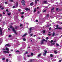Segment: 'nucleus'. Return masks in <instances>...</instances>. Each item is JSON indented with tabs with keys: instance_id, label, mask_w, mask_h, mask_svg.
Masks as SVG:
<instances>
[{
	"instance_id": "46",
	"label": "nucleus",
	"mask_w": 62,
	"mask_h": 62,
	"mask_svg": "<svg viewBox=\"0 0 62 62\" xmlns=\"http://www.w3.org/2000/svg\"><path fill=\"white\" fill-rule=\"evenodd\" d=\"M51 27H50L49 28V30H51Z\"/></svg>"
},
{
	"instance_id": "52",
	"label": "nucleus",
	"mask_w": 62,
	"mask_h": 62,
	"mask_svg": "<svg viewBox=\"0 0 62 62\" xmlns=\"http://www.w3.org/2000/svg\"><path fill=\"white\" fill-rule=\"evenodd\" d=\"M1 9L3 10V9H4V8H1Z\"/></svg>"
},
{
	"instance_id": "2",
	"label": "nucleus",
	"mask_w": 62,
	"mask_h": 62,
	"mask_svg": "<svg viewBox=\"0 0 62 62\" xmlns=\"http://www.w3.org/2000/svg\"><path fill=\"white\" fill-rule=\"evenodd\" d=\"M3 34V31H2V28L0 27V35L1 36Z\"/></svg>"
},
{
	"instance_id": "58",
	"label": "nucleus",
	"mask_w": 62,
	"mask_h": 62,
	"mask_svg": "<svg viewBox=\"0 0 62 62\" xmlns=\"http://www.w3.org/2000/svg\"><path fill=\"white\" fill-rule=\"evenodd\" d=\"M37 13L38 14H39V11H38L37 12Z\"/></svg>"
},
{
	"instance_id": "30",
	"label": "nucleus",
	"mask_w": 62,
	"mask_h": 62,
	"mask_svg": "<svg viewBox=\"0 0 62 62\" xmlns=\"http://www.w3.org/2000/svg\"><path fill=\"white\" fill-rule=\"evenodd\" d=\"M18 2L16 3V7H17L18 6Z\"/></svg>"
},
{
	"instance_id": "3",
	"label": "nucleus",
	"mask_w": 62,
	"mask_h": 62,
	"mask_svg": "<svg viewBox=\"0 0 62 62\" xmlns=\"http://www.w3.org/2000/svg\"><path fill=\"white\" fill-rule=\"evenodd\" d=\"M12 31H13V32H14L15 33L16 35H17V32H16V31L15 30V29H14V28H12Z\"/></svg>"
},
{
	"instance_id": "60",
	"label": "nucleus",
	"mask_w": 62,
	"mask_h": 62,
	"mask_svg": "<svg viewBox=\"0 0 62 62\" xmlns=\"http://www.w3.org/2000/svg\"><path fill=\"white\" fill-rule=\"evenodd\" d=\"M36 22H38V20H36Z\"/></svg>"
},
{
	"instance_id": "27",
	"label": "nucleus",
	"mask_w": 62,
	"mask_h": 62,
	"mask_svg": "<svg viewBox=\"0 0 62 62\" xmlns=\"http://www.w3.org/2000/svg\"><path fill=\"white\" fill-rule=\"evenodd\" d=\"M43 33H45V31L44 30H43Z\"/></svg>"
},
{
	"instance_id": "41",
	"label": "nucleus",
	"mask_w": 62,
	"mask_h": 62,
	"mask_svg": "<svg viewBox=\"0 0 62 62\" xmlns=\"http://www.w3.org/2000/svg\"><path fill=\"white\" fill-rule=\"evenodd\" d=\"M53 41H54L53 40H52L51 41V43H52V42H53Z\"/></svg>"
},
{
	"instance_id": "35",
	"label": "nucleus",
	"mask_w": 62,
	"mask_h": 62,
	"mask_svg": "<svg viewBox=\"0 0 62 62\" xmlns=\"http://www.w3.org/2000/svg\"><path fill=\"white\" fill-rule=\"evenodd\" d=\"M48 36H51V34H48Z\"/></svg>"
},
{
	"instance_id": "15",
	"label": "nucleus",
	"mask_w": 62,
	"mask_h": 62,
	"mask_svg": "<svg viewBox=\"0 0 62 62\" xmlns=\"http://www.w3.org/2000/svg\"><path fill=\"white\" fill-rule=\"evenodd\" d=\"M50 57H52L53 56V55L52 54H50Z\"/></svg>"
},
{
	"instance_id": "37",
	"label": "nucleus",
	"mask_w": 62,
	"mask_h": 62,
	"mask_svg": "<svg viewBox=\"0 0 62 62\" xmlns=\"http://www.w3.org/2000/svg\"><path fill=\"white\" fill-rule=\"evenodd\" d=\"M5 60V58H2V60Z\"/></svg>"
},
{
	"instance_id": "9",
	"label": "nucleus",
	"mask_w": 62,
	"mask_h": 62,
	"mask_svg": "<svg viewBox=\"0 0 62 62\" xmlns=\"http://www.w3.org/2000/svg\"><path fill=\"white\" fill-rule=\"evenodd\" d=\"M25 2V1L24 0H23L21 1V3L23 4V3H24Z\"/></svg>"
},
{
	"instance_id": "55",
	"label": "nucleus",
	"mask_w": 62,
	"mask_h": 62,
	"mask_svg": "<svg viewBox=\"0 0 62 62\" xmlns=\"http://www.w3.org/2000/svg\"><path fill=\"white\" fill-rule=\"evenodd\" d=\"M61 61H61V60H59V62H61Z\"/></svg>"
},
{
	"instance_id": "42",
	"label": "nucleus",
	"mask_w": 62,
	"mask_h": 62,
	"mask_svg": "<svg viewBox=\"0 0 62 62\" xmlns=\"http://www.w3.org/2000/svg\"><path fill=\"white\" fill-rule=\"evenodd\" d=\"M35 4H37V0H35Z\"/></svg>"
},
{
	"instance_id": "12",
	"label": "nucleus",
	"mask_w": 62,
	"mask_h": 62,
	"mask_svg": "<svg viewBox=\"0 0 62 62\" xmlns=\"http://www.w3.org/2000/svg\"><path fill=\"white\" fill-rule=\"evenodd\" d=\"M30 9H29L28 8H26L25 9V10H26V11H27V10H30Z\"/></svg>"
},
{
	"instance_id": "56",
	"label": "nucleus",
	"mask_w": 62,
	"mask_h": 62,
	"mask_svg": "<svg viewBox=\"0 0 62 62\" xmlns=\"http://www.w3.org/2000/svg\"><path fill=\"white\" fill-rule=\"evenodd\" d=\"M12 26H10V28H12Z\"/></svg>"
},
{
	"instance_id": "51",
	"label": "nucleus",
	"mask_w": 62,
	"mask_h": 62,
	"mask_svg": "<svg viewBox=\"0 0 62 62\" xmlns=\"http://www.w3.org/2000/svg\"><path fill=\"white\" fill-rule=\"evenodd\" d=\"M9 56H11V54H9Z\"/></svg>"
},
{
	"instance_id": "16",
	"label": "nucleus",
	"mask_w": 62,
	"mask_h": 62,
	"mask_svg": "<svg viewBox=\"0 0 62 62\" xmlns=\"http://www.w3.org/2000/svg\"><path fill=\"white\" fill-rule=\"evenodd\" d=\"M9 16H10V15L11 14V13H8L7 14Z\"/></svg>"
},
{
	"instance_id": "61",
	"label": "nucleus",
	"mask_w": 62,
	"mask_h": 62,
	"mask_svg": "<svg viewBox=\"0 0 62 62\" xmlns=\"http://www.w3.org/2000/svg\"><path fill=\"white\" fill-rule=\"evenodd\" d=\"M37 9H39V7H37Z\"/></svg>"
},
{
	"instance_id": "1",
	"label": "nucleus",
	"mask_w": 62,
	"mask_h": 62,
	"mask_svg": "<svg viewBox=\"0 0 62 62\" xmlns=\"http://www.w3.org/2000/svg\"><path fill=\"white\" fill-rule=\"evenodd\" d=\"M44 41L45 42H47V40H46L44 39H42L41 41V44H43V42H44Z\"/></svg>"
},
{
	"instance_id": "25",
	"label": "nucleus",
	"mask_w": 62,
	"mask_h": 62,
	"mask_svg": "<svg viewBox=\"0 0 62 62\" xmlns=\"http://www.w3.org/2000/svg\"><path fill=\"white\" fill-rule=\"evenodd\" d=\"M46 10H45L43 11V12H45L46 11Z\"/></svg>"
},
{
	"instance_id": "48",
	"label": "nucleus",
	"mask_w": 62,
	"mask_h": 62,
	"mask_svg": "<svg viewBox=\"0 0 62 62\" xmlns=\"http://www.w3.org/2000/svg\"><path fill=\"white\" fill-rule=\"evenodd\" d=\"M8 30H9H9H10V29L8 28Z\"/></svg>"
},
{
	"instance_id": "20",
	"label": "nucleus",
	"mask_w": 62,
	"mask_h": 62,
	"mask_svg": "<svg viewBox=\"0 0 62 62\" xmlns=\"http://www.w3.org/2000/svg\"><path fill=\"white\" fill-rule=\"evenodd\" d=\"M31 55H32V56H33L34 55V54H33V53H31Z\"/></svg>"
},
{
	"instance_id": "24",
	"label": "nucleus",
	"mask_w": 62,
	"mask_h": 62,
	"mask_svg": "<svg viewBox=\"0 0 62 62\" xmlns=\"http://www.w3.org/2000/svg\"><path fill=\"white\" fill-rule=\"evenodd\" d=\"M59 8H57L56 9V11H57V10H59Z\"/></svg>"
},
{
	"instance_id": "62",
	"label": "nucleus",
	"mask_w": 62,
	"mask_h": 62,
	"mask_svg": "<svg viewBox=\"0 0 62 62\" xmlns=\"http://www.w3.org/2000/svg\"><path fill=\"white\" fill-rule=\"evenodd\" d=\"M31 36H32L33 35V34H30Z\"/></svg>"
},
{
	"instance_id": "40",
	"label": "nucleus",
	"mask_w": 62,
	"mask_h": 62,
	"mask_svg": "<svg viewBox=\"0 0 62 62\" xmlns=\"http://www.w3.org/2000/svg\"><path fill=\"white\" fill-rule=\"evenodd\" d=\"M24 12H22L21 13V14H24Z\"/></svg>"
},
{
	"instance_id": "59",
	"label": "nucleus",
	"mask_w": 62,
	"mask_h": 62,
	"mask_svg": "<svg viewBox=\"0 0 62 62\" xmlns=\"http://www.w3.org/2000/svg\"><path fill=\"white\" fill-rule=\"evenodd\" d=\"M2 16V14H0V17H1Z\"/></svg>"
},
{
	"instance_id": "63",
	"label": "nucleus",
	"mask_w": 62,
	"mask_h": 62,
	"mask_svg": "<svg viewBox=\"0 0 62 62\" xmlns=\"http://www.w3.org/2000/svg\"><path fill=\"white\" fill-rule=\"evenodd\" d=\"M49 39V38L48 37H47V39Z\"/></svg>"
},
{
	"instance_id": "13",
	"label": "nucleus",
	"mask_w": 62,
	"mask_h": 62,
	"mask_svg": "<svg viewBox=\"0 0 62 62\" xmlns=\"http://www.w3.org/2000/svg\"><path fill=\"white\" fill-rule=\"evenodd\" d=\"M34 12H36V8H34Z\"/></svg>"
},
{
	"instance_id": "64",
	"label": "nucleus",
	"mask_w": 62,
	"mask_h": 62,
	"mask_svg": "<svg viewBox=\"0 0 62 62\" xmlns=\"http://www.w3.org/2000/svg\"><path fill=\"white\" fill-rule=\"evenodd\" d=\"M18 11H21V10L20 9H18Z\"/></svg>"
},
{
	"instance_id": "26",
	"label": "nucleus",
	"mask_w": 62,
	"mask_h": 62,
	"mask_svg": "<svg viewBox=\"0 0 62 62\" xmlns=\"http://www.w3.org/2000/svg\"><path fill=\"white\" fill-rule=\"evenodd\" d=\"M41 55V54H40L38 55V56H39H39H40V55Z\"/></svg>"
},
{
	"instance_id": "14",
	"label": "nucleus",
	"mask_w": 62,
	"mask_h": 62,
	"mask_svg": "<svg viewBox=\"0 0 62 62\" xmlns=\"http://www.w3.org/2000/svg\"><path fill=\"white\" fill-rule=\"evenodd\" d=\"M27 35V33H25L23 35V37H25V36H26Z\"/></svg>"
},
{
	"instance_id": "39",
	"label": "nucleus",
	"mask_w": 62,
	"mask_h": 62,
	"mask_svg": "<svg viewBox=\"0 0 62 62\" xmlns=\"http://www.w3.org/2000/svg\"><path fill=\"white\" fill-rule=\"evenodd\" d=\"M16 53H19V51H18V50H17L16 51Z\"/></svg>"
},
{
	"instance_id": "21",
	"label": "nucleus",
	"mask_w": 62,
	"mask_h": 62,
	"mask_svg": "<svg viewBox=\"0 0 62 62\" xmlns=\"http://www.w3.org/2000/svg\"><path fill=\"white\" fill-rule=\"evenodd\" d=\"M23 41H26V39H25V38H23Z\"/></svg>"
},
{
	"instance_id": "4",
	"label": "nucleus",
	"mask_w": 62,
	"mask_h": 62,
	"mask_svg": "<svg viewBox=\"0 0 62 62\" xmlns=\"http://www.w3.org/2000/svg\"><path fill=\"white\" fill-rule=\"evenodd\" d=\"M5 47H6V46H8V47H10V46H10V45L7 44L5 45Z\"/></svg>"
},
{
	"instance_id": "38",
	"label": "nucleus",
	"mask_w": 62,
	"mask_h": 62,
	"mask_svg": "<svg viewBox=\"0 0 62 62\" xmlns=\"http://www.w3.org/2000/svg\"><path fill=\"white\" fill-rule=\"evenodd\" d=\"M22 5L23 6H24L25 5V3H22Z\"/></svg>"
},
{
	"instance_id": "29",
	"label": "nucleus",
	"mask_w": 62,
	"mask_h": 62,
	"mask_svg": "<svg viewBox=\"0 0 62 62\" xmlns=\"http://www.w3.org/2000/svg\"><path fill=\"white\" fill-rule=\"evenodd\" d=\"M56 46H59V44H58L57 43H56Z\"/></svg>"
},
{
	"instance_id": "53",
	"label": "nucleus",
	"mask_w": 62,
	"mask_h": 62,
	"mask_svg": "<svg viewBox=\"0 0 62 62\" xmlns=\"http://www.w3.org/2000/svg\"><path fill=\"white\" fill-rule=\"evenodd\" d=\"M13 0H10V2H13Z\"/></svg>"
},
{
	"instance_id": "17",
	"label": "nucleus",
	"mask_w": 62,
	"mask_h": 62,
	"mask_svg": "<svg viewBox=\"0 0 62 62\" xmlns=\"http://www.w3.org/2000/svg\"><path fill=\"white\" fill-rule=\"evenodd\" d=\"M46 2L47 1H44L43 2V3H44V4H46Z\"/></svg>"
},
{
	"instance_id": "47",
	"label": "nucleus",
	"mask_w": 62,
	"mask_h": 62,
	"mask_svg": "<svg viewBox=\"0 0 62 62\" xmlns=\"http://www.w3.org/2000/svg\"><path fill=\"white\" fill-rule=\"evenodd\" d=\"M62 9H59V11H61V10H62Z\"/></svg>"
},
{
	"instance_id": "32",
	"label": "nucleus",
	"mask_w": 62,
	"mask_h": 62,
	"mask_svg": "<svg viewBox=\"0 0 62 62\" xmlns=\"http://www.w3.org/2000/svg\"><path fill=\"white\" fill-rule=\"evenodd\" d=\"M58 29H62V28H61H61H60V27L58 28Z\"/></svg>"
},
{
	"instance_id": "6",
	"label": "nucleus",
	"mask_w": 62,
	"mask_h": 62,
	"mask_svg": "<svg viewBox=\"0 0 62 62\" xmlns=\"http://www.w3.org/2000/svg\"><path fill=\"white\" fill-rule=\"evenodd\" d=\"M58 25H57L56 26V28H55V30H56V29H58Z\"/></svg>"
},
{
	"instance_id": "5",
	"label": "nucleus",
	"mask_w": 62,
	"mask_h": 62,
	"mask_svg": "<svg viewBox=\"0 0 62 62\" xmlns=\"http://www.w3.org/2000/svg\"><path fill=\"white\" fill-rule=\"evenodd\" d=\"M52 37H54L55 35V32H53L52 33Z\"/></svg>"
},
{
	"instance_id": "43",
	"label": "nucleus",
	"mask_w": 62,
	"mask_h": 62,
	"mask_svg": "<svg viewBox=\"0 0 62 62\" xmlns=\"http://www.w3.org/2000/svg\"><path fill=\"white\" fill-rule=\"evenodd\" d=\"M25 54H28V52H26Z\"/></svg>"
},
{
	"instance_id": "54",
	"label": "nucleus",
	"mask_w": 62,
	"mask_h": 62,
	"mask_svg": "<svg viewBox=\"0 0 62 62\" xmlns=\"http://www.w3.org/2000/svg\"><path fill=\"white\" fill-rule=\"evenodd\" d=\"M15 8V7L14 6H13V8Z\"/></svg>"
},
{
	"instance_id": "45",
	"label": "nucleus",
	"mask_w": 62,
	"mask_h": 62,
	"mask_svg": "<svg viewBox=\"0 0 62 62\" xmlns=\"http://www.w3.org/2000/svg\"><path fill=\"white\" fill-rule=\"evenodd\" d=\"M6 62H8V59H6Z\"/></svg>"
},
{
	"instance_id": "7",
	"label": "nucleus",
	"mask_w": 62,
	"mask_h": 62,
	"mask_svg": "<svg viewBox=\"0 0 62 62\" xmlns=\"http://www.w3.org/2000/svg\"><path fill=\"white\" fill-rule=\"evenodd\" d=\"M3 53H8V54H9V52L8 51H3Z\"/></svg>"
},
{
	"instance_id": "50",
	"label": "nucleus",
	"mask_w": 62,
	"mask_h": 62,
	"mask_svg": "<svg viewBox=\"0 0 62 62\" xmlns=\"http://www.w3.org/2000/svg\"><path fill=\"white\" fill-rule=\"evenodd\" d=\"M21 17L22 18H23V16H21Z\"/></svg>"
},
{
	"instance_id": "18",
	"label": "nucleus",
	"mask_w": 62,
	"mask_h": 62,
	"mask_svg": "<svg viewBox=\"0 0 62 62\" xmlns=\"http://www.w3.org/2000/svg\"><path fill=\"white\" fill-rule=\"evenodd\" d=\"M6 49L7 50V51H9V49H8V47L6 48Z\"/></svg>"
},
{
	"instance_id": "31",
	"label": "nucleus",
	"mask_w": 62,
	"mask_h": 62,
	"mask_svg": "<svg viewBox=\"0 0 62 62\" xmlns=\"http://www.w3.org/2000/svg\"><path fill=\"white\" fill-rule=\"evenodd\" d=\"M32 60H32L31 59L30 60V62H32Z\"/></svg>"
},
{
	"instance_id": "10",
	"label": "nucleus",
	"mask_w": 62,
	"mask_h": 62,
	"mask_svg": "<svg viewBox=\"0 0 62 62\" xmlns=\"http://www.w3.org/2000/svg\"><path fill=\"white\" fill-rule=\"evenodd\" d=\"M30 6H33V2H32L30 4Z\"/></svg>"
},
{
	"instance_id": "28",
	"label": "nucleus",
	"mask_w": 62,
	"mask_h": 62,
	"mask_svg": "<svg viewBox=\"0 0 62 62\" xmlns=\"http://www.w3.org/2000/svg\"><path fill=\"white\" fill-rule=\"evenodd\" d=\"M49 14H47V18H48V17H49Z\"/></svg>"
},
{
	"instance_id": "33",
	"label": "nucleus",
	"mask_w": 62,
	"mask_h": 62,
	"mask_svg": "<svg viewBox=\"0 0 62 62\" xmlns=\"http://www.w3.org/2000/svg\"><path fill=\"white\" fill-rule=\"evenodd\" d=\"M11 37V35H10L8 37L9 38H10V37Z\"/></svg>"
},
{
	"instance_id": "34",
	"label": "nucleus",
	"mask_w": 62,
	"mask_h": 62,
	"mask_svg": "<svg viewBox=\"0 0 62 62\" xmlns=\"http://www.w3.org/2000/svg\"><path fill=\"white\" fill-rule=\"evenodd\" d=\"M20 27H22V26H23V24H21L20 25Z\"/></svg>"
},
{
	"instance_id": "8",
	"label": "nucleus",
	"mask_w": 62,
	"mask_h": 62,
	"mask_svg": "<svg viewBox=\"0 0 62 62\" xmlns=\"http://www.w3.org/2000/svg\"><path fill=\"white\" fill-rule=\"evenodd\" d=\"M31 30H32V28H30L29 29L30 30V33H31Z\"/></svg>"
},
{
	"instance_id": "19",
	"label": "nucleus",
	"mask_w": 62,
	"mask_h": 62,
	"mask_svg": "<svg viewBox=\"0 0 62 62\" xmlns=\"http://www.w3.org/2000/svg\"><path fill=\"white\" fill-rule=\"evenodd\" d=\"M54 8H52L51 9V10H54Z\"/></svg>"
},
{
	"instance_id": "36",
	"label": "nucleus",
	"mask_w": 62,
	"mask_h": 62,
	"mask_svg": "<svg viewBox=\"0 0 62 62\" xmlns=\"http://www.w3.org/2000/svg\"><path fill=\"white\" fill-rule=\"evenodd\" d=\"M44 51L45 53H47V51H45V50H44Z\"/></svg>"
},
{
	"instance_id": "22",
	"label": "nucleus",
	"mask_w": 62,
	"mask_h": 62,
	"mask_svg": "<svg viewBox=\"0 0 62 62\" xmlns=\"http://www.w3.org/2000/svg\"><path fill=\"white\" fill-rule=\"evenodd\" d=\"M46 55V53H44L43 54V55H44V56Z\"/></svg>"
},
{
	"instance_id": "23",
	"label": "nucleus",
	"mask_w": 62,
	"mask_h": 62,
	"mask_svg": "<svg viewBox=\"0 0 62 62\" xmlns=\"http://www.w3.org/2000/svg\"><path fill=\"white\" fill-rule=\"evenodd\" d=\"M55 44V43H52L51 44V45H54Z\"/></svg>"
},
{
	"instance_id": "57",
	"label": "nucleus",
	"mask_w": 62,
	"mask_h": 62,
	"mask_svg": "<svg viewBox=\"0 0 62 62\" xmlns=\"http://www.w3.org/2000/svg\"><path fill=\"white\" fill-rule=\"evenodd\" d=\"M6 11H7V12H8V9H7L6 10Z\"/></svg>"
},
{
	"instance_id": "49",
	"label": "nucleus",
	"mask_w": 62,
	"mask_h": 62,
	"mask_svg": "<svg viewBox=\"0 0 62 62\" xmlns=\"http://www.w3.org/2000/svg\"><path fill=\"white\" fill-rule=\"evenodd\" d=\"M17 28H18L17 27V26L15 27L16 29H17Z\"/></svg>"
},
{
	"instance_id": "11",
	"label": "nucleus",
	"mask_w": 62,
	"mask_h": 62,
	"mask_svg": "<svg viewBox=\"0 0 62 62\" xmlns=\"http://www.w3.org/2000/svg\"><path fill=\"white\" fill-rule=\"evenodd\" d=\"M54 52L55 54H57L58 53L56 51H54Z\"/></svg>"
},
{
	"instance_id": "44",
	"label": "nucleus",
	"mask_w": 62,
	"mask_h": 62,
	"mask_svg": "<svg viewBox=\"0 0 62 62\" xmlns=\"http://www.w3.org/2000/svg\"><path fill=\"white\" fill-rule=\"evenodd\" d=\"M5 4H8V2H5Z\"/></svg>"
}]
</instances>
